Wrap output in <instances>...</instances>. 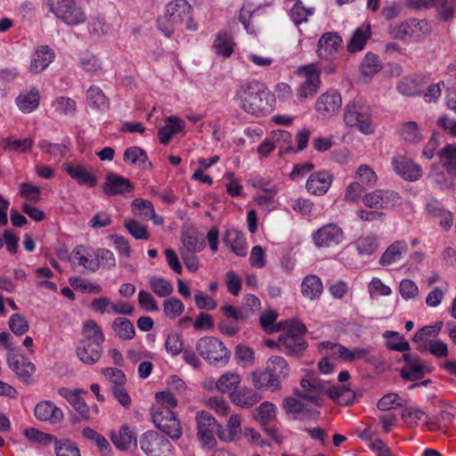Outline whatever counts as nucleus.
I'll list each match as a JSON object with an SVG mask.
<instances>
[{"label": "nucleus", "mask_w": 456, "mask_h": 456, "mask_svg": "<svg viewBox=\"0 0 456 456\" xmlns=\"http://www.w3.org/2000/svg\"><path fill=\"white\" fill-rule=\"evenodd\" d=\"M300 389L296 388L295 394L299 398L305 399L316 406L322 403V395L327 393L329 396L340 405H348L355 397L354 391L346 385L327 387V384L313 375L302 379L300 381Z\"/></svg>", "instance_id": "obj_1"}, {"label": "nucleus", "mask_w": 456, "mask_h": 456, "mask_svg": "<svg viewBox=\"0 0 456 456\" xmlns=\"http://www.w3.org/2000/svg\"><path fill=\"white\" fill-rule=\"evenodd\" d=\"M236 98L240 102V107L251 115H265L272 108L269 102L270 94L258 81L242 84L236 93Z\"/></svg>", "instance_id": "obj_2"}, {"label": "nucleus", "mask_w": 456, "mask_h": 456, "mask_svg": "<svg viewBox=\"0 0 456 456\" xmlns=\"http://www.w3.org/2000/svg\"><path fill=\"white\" fill-rule=\"evenodd\" d=\"M191 12L192 7L186 0H174L167 4L166 13L158 19V28L170 37L175 29L183 23L188 12Z\"/></svg>", "instance_id": "obj_3"}, {"label": "nucleus", "mask_w": 456, "mask_h": 456, "mask_svg": "<svg viewBox=\"0 0 456 456\" xmlns=\"http://www.w3.org/2000/svg\"><path fill=\"white\" fill-rule=\"evenodd\" d=\"M47 6L57 19L68 26H78L87 19L85 9L75 0H47Z\"/></svg>", "instance_id": "obj_4"}, {"label": "nucleus", "mask_w": 456, "mask_h": 456, "mask_svg": "<svg viewBox=\"0 0 456 456\" xmlns=\"http://www.w3.org/2000/svg\"><path fill=\"white\" fill-rule=\"evenodd\" d=\"M344 121L346 126H356L363 134L373 132L370 108L360 100H354L346 105Z\"/></svg>", "instance_id": "obj_5"}, {"label": "nucleus", "mask_w": 456, "mask_h": 456, "mask_svg": "<svg viewBox=\"0 0 456 456\" xmlns=\"http://www.w3.org/2000/svg\"><path fill=\"white\" fill-rule=\"evenodd\" d=\"M199 354L210 364L218 362L226 363L230 358V352L223 342L215 337H203L196 344Z\"/></svg>", "instance_id": "obj_6"}, {"label": "nucleus", "mask_w": 456, "mask_h": 456, "mask_svg": "<svg viewBox=\"0 0 456 456\" xmlns=\"http://www.w3.org/2000/svg\"><path fill=\"white\" fill-rule=\"evenodd\" d=\"M151 419L157 428L173 440H178L183 434L182 425L176 414L166 408H151Z\"/></svg>", "instance_id": "obj_7"}, {"label": "nucleus", "mask_w": 456, "mask_h": 456, "mask_svg": "<svg viewBox=\"0 0 456 456\" xmlns=\"http://www.w3.org/2000/svg\"><path fill=\"white\" fill-rule=\"evenodd\" d=\"M197 436L204 447L213 448L216 444L215 435L219 437L221 425L208 412L199 411L196 414Z\"/></svg>", "instance_id": "obj_8"}, {"label": "nucleus", "mask_w": 456, "mask_h": 456, "mask_svg": "<svg viewBox=\"0 0 456 456\" xmlns=\"http://www.w3.org/2000/svg\"><path fill=\"white\" fill-rule=\"evenodd\" d=\"M141 449L147 456H171L173 445L157 431H147L140 438Z\"/></svg>", "instance_id": "obj_9"}, {"label": "nucleus", "mask_w": 456, "mask_h": 456, "mask_svg": "<svg viewBox=\"0 0 456 456\" xmlns=\"http://www.w3.org/2000/svg\"><path fill=\"white\" fill-rule=\"evenodd\" d=\"M298 74L305 77V81L297 88V97L300 101L314 96L320 86V71L313 64L301 67Z\"/></svg>", "instance_id": "obj_10"}, {"label": "nucleus", "mask_w": 456, "mask_h": 456, "mask_svg": "<svg viewBox=\"0 0 456 456\" xmlns=\"http://www.w3.org/2000/svg\"><path fill=\"white\" fill-rule=\"evenodd\" d=\"M343 231L334 224L323 225L313 234V240L319 248L335 247L343 240Z\"/></svg>", "instance_id": "obj_11"}, {"label": "nucleus", "mask_w": 456, "mask_h": 456, "mask_svg": "<svg viewBox=\"0 0 456 456\" xmlns=\"http://www.w3.org/2000/svg\"><path fill=\"white\" fill-rule=\"evenodd\" d=\"M342 106V98L338 92L331 89L322 94L315 104L316 111L323 118L337 113Z\"/></svg>", "instance_id": "obj_12"}, {"label": "nucleus", "mask_w": 456, "mask_h": 456, "mask_svg": "<svg viewBox=\"0 0 456 456\" xmlns=\"http://www.w3.org/2000/svg\"><path fill=\"white\" fill-rule=\"evenodd\" d=\"M278 346L288 355H302L307 347V342L303 336L293 333V330L287 331L278 338Z\"/></svg>", "instance_id": "obj_13"}, {"label": "nucleus", "mask_w": 456, "mask_h": 456, "mask_svg": "<svg viewBox=\"0 0 456 456\" xmlns=\"http://www.w3.org/2000/svg\"><path fill=\"white\" fill-rule=\"evenodd\" d=\"M342 44V37L336 32L324 33L318 41L317 55L322 59H330Z\"/></svg>", "instance_id": "obj_14"}, {"label": "nucleus", "mask_w": 456, "mask_h": 456, "mask_svg": "<svg viewBox=\"0 0 456 456\" xmlns=\"http://www.w3.org/2000/svg\"><path fill=\"white\" fill-rule=\"evenodd\" d=\"M102 190L107 196H114L133 191L134 185L130 180L114 173H110L106 176Z\"/></svg>", "instance_id": "obj_15"}, {"label": "nucleus", "mask_w": 456, "mask_h": 456, "mask_svg": "<svg viewBox=\"0 0 456 456\" xmlns=\"http://www.w3.org/2000/svg\"><path fill=\"white\" fill-rule=\"evenodd\" d=\"M102 354V346L87 341L86 339L79 340L76 354L77 358L85 364L92 365L96 363Z\"/></svg>", "instance_id": "obj_16"}, {"label": "nucleus", "mask_w": 456, "mask_h": 456, "mask_svg": "<svg viewBox=\"0 0 456 456\" xmlns=\"http://www.w3.org/2000/svg\"><path fill=\"white\" fill-rule=\"evenodd\" d=\"M34 413L37 419L48 421L51 424L60 423L64 417L62 411L51 401H44L37 403Z\"/></svg>", "instance_id": "obj_17"}, {"label": "nucleus", "mask_w": 456, "mask_h": 456, "mask_svg": "<svg viewBox=\"0 0 456 456\" xmlns=\"http://www.w3.org/2000/svg\"><path fill=\"white\" fill-rule=\"evenodd\" d=\"M54 58V52L48 45L38 46L31 60L29 71L32 74L42 72L53 61Z\"/></svg>", "instance_id": "obj_18"}, {"label": "nucleus", "mask_w": 456, "mask_h": 456, "mask_svg": "<svg viewBox=\"0 0 456 456\" xmlns=\"http://www.w3.org/2000/svg\"><path fill=\"white\" fill-rule=\"evenodd\" d=\"M81 389H69L68 387H61L58 393L61 396L65 398L74 409L80 414L81 418L85 420L90 419V410L86 402L80 398Z\"/></svg>", "instance_id": "obj_19"}, {"label": "nucleus", "mask_w": 456, "mask_h": 456, "mask_svg": "<svg viewBox=\"0 0 456 456\" xmlns=\"http://www.w3.org/2000/svg\"><path fill=\"white\" fill-rule=\"evenodd\" d=\"M332 176L325 171L312 174L306 181L307 191L314 195H323L329 190Z\"/></svg>", "instance_id": "obj_20"}, {"label": "nucleus", "mask_w": 456, "mask_h": 456, "mask_svg": "<svg viewBox=\"0 0 456 456\" xmlns=\"http://www.w3.org/2000/svg\"><path fill=\"white\" fill-rule=\"evenodd\" d=\"M265 368L273 378V382L275 381L278 385H281V381L286 379L289 373V367L287 361L278 355L270 357L266 362Z\"/></svg>", "instance_id": "obj_21"}, {"label": "nucleus", "mask_w": 456, "mask_h": 456, "mask_svg": "<svg viewBox=\"0 0 456 456\" xmlns=\"http://www.w3.org/2000/svg\"><path fill=\"white\" fill-rule=\"evenodd\" d=\"M231 399L236 405L248 409L262 399V395L248 387H240L231 394Z\"/></svg>", "instance_id": "obj_22"}, {"label": "nucleus", "mask_w": 456, "mask_h": 456, "mask_svg": "<svg viewBox=\"0 0 456 456\" xmlns=\"http://www.w3.org/2000/svg\"><path fill=\"white\" fill-rule=\"evenodd\" d=\"M428 24L424 20L410 19L401 24V35L417 40L428 33Z\"/></svg>", "instance_id": "obj_23"}, {"label": "nucleus", "mask_w": 456, "mask_h": 456, "mask_svg": "<svg viewBox=\"0 0 456 456\" xmlns=\"http://www.w3.org/2000/svg\"><path fill=\"white\" fill-rule=\"evenodd\" d=\"M224 242L239 256L247 255V246L244 234L235 229H229L224 236Z\"/></svg>", "instance_id": "obj_24"}, {"label": "nucleus", "mask_w": 456, "mask_h": 456, "mask_svg": "<svg viewBox=\"0 0 456 456\" xmlns=\"http://www.w3.org/2000/svg\"><path fill=\"white\" fill-rule=\"evenodd\" d=\"M63 167L67 174L78 183L86 184L90 187L96 185L97 179L95 175L91 174L85 167L75 166L71 163H64Z\"/></svg>", "instance_id": "obj_25"}, {"label": "nucleus", "mask_w": 456, "mask_h": 456, "mask_svg": "<svg viewBox=\"0 0 456 456\" xmlns=\"http://www.w3.org/2000/svg\"><path fill=\"white\" fill-rule=\"evenodd\" d=\"M406 362L405 367L401 369V378L409 381L421 379L425 374L424 365L419 358H411L410 354H403Z\"/></svg>", "instance_id": "obj_26"}, {"label": "nucleus", "mask_w": 456, "mask_h": 456, "mask_svg": "<svg viewBox=\"0 0 456 456\" xmlns=\"http://www.w3.org/2000/svg\"><path fill=\"white\" fill-rule=\"evenodd\" d=\"M110 439L113 444L121 451L129 449L136 444V436L129 427L124 425L120 428L118 433L112 432Z\"/></svg>", "instance_id": "obj_27"}, {"label": "nucleus", "mask_w": 456, "mask_h": 456, "mask_svg": "<svg viewBox=\"0 0 456 456\" xmlns=\"http://www.w3.org/2000/svg\"><path fill=\"white\" fill-rule=\"evenodd\" d=\"M425 86L426 82L421 76H405L401 81V94L406 96H417L421 94Z\"/></svg>", "instance_id": "obj_28"}, {"label": "nucleus", "mask_w": 456, "mask_h": 456, "mask_svg": "<svg viewBox=\"0 0 456 456\" xmlns=\"http://www.w3.org/2000/svg\"><path fill=\"white\" fill-rule=\"evenodd\" d=\"M9 366L15 371L16 375L26 384L31 383V377L36 370L34 363L27 358L22 357L20 360H8Z\"/></svg>", "instance_id": "obj_29"}, {"label": "nucleus", "mask_w": 456, "mask_h": 456, "mask_svg": "<svg viewBox=\"0 0 456 456\" xmlns=\"http://www.w3.org/2000/svg\"><path fill=\"white\" fill-rule=\"evenodd\" d=\"M123 159L129 164L138 165L143 169H151L152 167L145 151L137 146L126 149L124 152Z\"/></svg>", "instance_id": "obj_30"}, {"label": "nucleus", "mask_w": 456, "mask_h": 456, "mask_svg": "<svg viewBox=\"0 0 456 456\" xmlns=\"http://www.w3.org/2000/svg\"><path fill=\"white\" fill-rule=\"evenodd\" d=\"M397 193L390 191L377 190L375 191L365 194L362 201L366 207L370 208L383 207L388 204L390 200H394Z\"/></svg>", "instance_id": "obj_31"}, {"label": "nucleus", "mask_w": 456, "mask_h": 456, "mask_svg": "<svg viewBox=\"0 0 456 456\" xmlns=\"http://www.w3.org/2000/svg\"><path fill=\"white\" fill-rule=\"evenodd\" d=\"M183 249L187 254H193L195 252L202 251L206 243L205 240L198 235V233L194 231H186L182 233L181 237Z\"/></svg>", "instance_id": "obj_32"}, {"label": "nucleus", "mask_w": 456, "mask_h": 456, "mask_svg": "<svg viewBox=\"0 0 456 456\" xmlns=\"http://www.w3.org/2000/svg\"><path fill=\"white\" fill-rule=\"evenodd\" d=\"M240 433V416L238 414H232L228 420L226 429H224L221 426L219 439L224 442H232L238 439Z\"/></svg>", "instance_id": "obj_33"}, {"label": "nucleus", "mask_w": 456, "mask_h": 456, "mask_svg": "<svg viewBox=\"0 0 456 456\" xmlns=\"http://www.w3.org/2000/svg\"><path fill=\"white\" fill-rule=\"evenodd\" d=\"M283 406L288 413H304L310 418H318L320 415V411L308 407V405L294 397L285 398L283 401Z\"/></svg>", "instance_id": "obj_34"}, {"label": "nucleus", "mask_w": 456, "mask_h": 456, "mask_svg": "<svg viewBox=\"0 0 456 456\" xmlns=\"http://www.w3.org/2000/svg\"><path fill=\"white\" fill-rule=\"evenodd\" d=\"M82 339H86L91 343L102 346L104 342V335L101 327L94 320H88L84 322L82 328Z\"/></svg>", "instance_id": "obj_35"}, {"label": "nucleus", "mask_w": 456, "mask_h": 456, "mask_svg": "<svg viewBox=\"0 0 456 456\" xmlns=\"http://www.w3.org/2000/svg\"><path fill=\"white\" fill-rule=\"evenodd\" d=\"M39 100V92L33 87L28 93L20 94L16 99V103L21 111L29 113L38 107Z\"/></svg>", "instance_id": "obj_36"}, {"label": "nucleus", "mask_w": 456, "mask_h": 456, "mask_svg": "<svg viewBox=\"0 0 456 456\" xmlns=\"http://www.w3.org/2000/svg\"><path fill=\"white\" fill-rule=\"evenodd\" d=\"M401 138L407 143L417 144L422 141L423 134L416 122L409 121L401 125Z\"/></svg>", "instance_id": "obj_37"}, {"label": "nucleus", "mask_w": 456, "mask_h": 456, "mask_svg": "<svg viewBox=\"0 0 456 456\" xmlns=\"http://www.w3.org/2000/svg\"><path fill=\"white\" fill-rule=\"evenodd\" d=\"M111 327L116 335L121 339L131 340L135 335L134 324L125 317L116 318Z\"/></svg>", "instance_id": "obj_38"}, {"label": "nucleus", "mask_w": 456, "mask_h": 456, "mask_svg": "<svg viewBox=\"0 0 456 456\" xmlns=\"http://www.w3.org/2000/svg\"><path fill=\"white\" fill-rule=\"evenodd\" d=\"M252 383L256 389L271 388L273 391H277L281 388V385L273 382V378L266 369L263 371H252L250 373Z\"/></svg>", "instance_id": "obj_39"}, {"label": "nucleus", "mask_w": 456, "mask_h": 456, "mask_svg": "<svg viewBox=\"0 0 456 456\" xmlns=\"http://www.w3.org/2000/svg\"><path fill=\"white\" fill-rule=\"evenodd\" d=\"M86 100L88 104L95 109L105 110L109 109V99L103 94L101 88L92 86L86 91Z\"/></svg>", "instance_id": "obj_40"}, {"label": "nucleus", "mask_w": 456, "mask_h": 456, "mask_svg": "<svg viewBox=\"0 0 456 456\" xmlns=\"http://www.w3.org/2000/svg\"><path fill=\"white\" fill-rule=\"evenodd\" d=\"M302 293L305 297L314 299L322 291V283L316 275H308L302 281Z\"/></svg>", "instance_id": "obj_41"}, {"label": "nucleus", "mask_w": 456, "mask_h": 456, "mask_svg": "<svg viewBox=\"0 0 456 456\" xmlns=\"http://www.w3.org/2000/svg\"><path fill=\"white\" fill-rule=\"evenodd\" d=\"M439 158L446 171L456 177V146L447 144L439 152Z\"/></svg>", "instance_id": "obj_42"}, {"label": "nucleus", "mask_w": 456, "mask_h": 456, "mask_svg": "<svg viewBox=\"0 0 456 456\" xmlns=\"http://www.w3.org/2000/svg\"><path fill=\"white\" fill-rule=\"evenodd\" d=\"M370 37V26L368 25L367 28L363 30L362 28H358L355 29L353 37H351L348 45L347 50L350 53H355L363 49L366 45L368 39Z\"/></svg>", "instance_id": "obj_43"}, {"label": "nucleus", "mask_w": 456, "mask_h": 456, "mask_svg": "<svg viewBox=\"0 0 456 456\" xmlns=\"http://www.w3.org/2000/svg\"><path fill=\"white\" fill-rule=\"evenodd\" d=\"M432 7L436 9L438 18L447 21L453 18L456 4L453 0H433Z\"/></svg>", "instance_id": "obj_44"}, {"label": "nucleus", "mask_w": 456, "mask_h": 456, "mask_svg": "<svg viewBox=\"0 0 456 456\" xmlns=\"http://www.w3.org/2000/svg\"><path fill=\"white\" fill-rule=\"evenodd\" d=\"M240 377L235 373H225L216 381V388L221 393L236 391L240 383Z\"/></svg>", "instance_id": "obj_45"}, {"label": "nucleus", "mask_w": 456, "mask_h": 456, "mask_svg": "<svg viewBox=\"0 0 456 456\" xmlns=\"http://www.w3.org/2000/svg\"><path fill=\"white\" fill-rule=\"evenodd\" d=\"M275 407L269 402L262 403L254 411V419L261 425L268 424L275 417Z\"/></svg>", "instance_id": "obj_46"}, {"label": "nucleus", "mask_w": 456, "mask_h": 456, "mask_svg": "<svg viewBox=\"0 0 456 456\" xmlns=\"http://www.w3.org/2000/svg\"><path fill=\"white\" fill-rule=\"evenodd\" d=\"M273 140L274 144H278L281 148L280 155L283 153L294 152L295 148L292 146V136L285 130H277L273 132Z\"/></svg>", "instance_id": "obj_47"}, {"label": "nucleus", "mask_w": 456, "mask_h": 456, "mask_svg": "<svg viewBox=\"0 0 456 456\" xmlns=\"http://www.w3.org/2000/svg\"><path fill=\"white\" fill-rule=\"evenodd\" d=\"M401 176L406 181L415 182L422 176V169L412 160H405L401 162Z\"/></svg>", "instance_id": "obj_48"}, {"label": "nucleus", "mask_w": 456, "mask_h": 456, "mask_svg": "<svg viewBox=\"0 0 456 456\" xmlns=\"http://www.w3.org/2000/svg\"><path fill=\"white\" fill-rule=\"evenodd\" d=\"M355 177L363 187H373L378 181V175L368 165L359 166L355 172Z\"/></svg>", "instance_id": "obj_49"}, {"label": "nucleus", "mask_w": 456, "mask_h": 456, "mask_svg": "<svg viewBox=\"0 0 456 456\" xmlns=\"http://www.w3.org/2000/svg\"><path fill=\"white\" fill-rule=\"evenodd\" d=\"M149 283L152 291L160 297H168L174 289L171 282L164 278L151 277Z\"/></svg>", "instance_id": "obj_50"}, {"label": "nucleus", "mask_w": 456, "mask_h": 456, "mask_svg": "<svg viewBox=\"0 0 456 456\" xmlns=\"http://www.w3.org/2000/svg\"><path fill=\"white\" fill-rule=\"evenodd\" d=\"M419 350H428L431 354L437 358H443L448 355L447 345L440 339L427 341V343L419 346Z\"/></svg>", "instance_id": "obj_51"}, {"label": "nucleus", "mask_w": 456, "mask_h": 456, "mask_svg": "<svg viewBox=\"0 0 456 456\" xmlns=\"http://www.w3.org/2000/svg\"><path fill=\"white\" fill-rule=\"evenodd\" d=\"M380 69L381 66L379 63L378 56L372 53H368L361 64L362 74L365 77H372Z\"/></svg>", "instance_id": "obj_52"}, {"label": "nucleus", "mask_w": 456, "mask_h": 456, "mask_svg": "<svg viewBox=\"0 0 456 456\" xmlns=\"http://www.w3.org/2000/svg\"><path fill=\"white\" fill-rule=\"evenodd\" d=\"M124 226L128 232L136 240H146L150 238V233L146 226L141 224L134 219H128L125 221Z\"/></svg>", "instance_id": "obj_53"}, {"label": "nucleus", "mask_w": 456, "mask_h": 456, "mask_svg": "<svg viewBox=\"0 0 456 456\" xmlns=\"http://www.w3.org/2000/svg\"><path fill=\"white\" fill-rule=\"evenodd\" d=\"M214 46L216 50V53L218 54H222L224 57H229L233 52L232 43L225 32L218 33Z\"/></svg>", "instance_id": "obj_54"}, {"label": "nucleus", "mask_w": 456, "mask_h": 456, "mask_svg": "<svg viewBox=\"0 0 456 456\" xmlns=\"http://www.w3.org/2000/svg\"><path fill=\"white\" fill-rule=\"evenodd\" d=\"M9 329L17 336H22L28 330V322L20 314H13L8 322Z\"/></svg>", "instance_id": "obj_55"}, {"label": "nucleus", "mask_w": 456, "mask_h": 456, "mask_svg": "<svg viewBox=\"0 0 456 456\" xmlns=\"http://www.w3.org/2000/svg\"><path fill=\"white\" fill-rule=\"evenodd\" d=\"M23 434L28 440L44 445H47L52 442L56 443L57 441V438L53 435L43 433L35 428H26Z\"/></svg>", "instance_id": "obj_56"}, {"label": "nucleus", "mask_w": 456, "mask_h": 456, "mask_svg": "<svg viewBox=\"0 0 456 456\" xmlns=\"http://www.w3.org/2000/svg\"><path fill=\"white\" fill-rule=\"evenodd\" d=\"M424 414L425 413L420 409L411 406L403 407L401 404V419H403L405 425L409 427L417 425L418 420H419L424 416Z\"/></svg>", "instance_id": "obj_57"}, {"label": "nucleus", "mask_w": 456, "mask_h": 456, "mask_svg": "<svg viewBox=\"0 0 456 456\" xmlns=\"http://www.w3.org/2000/svg\"><path fill=\"white\" fill-rule=\"evenodd\" d=\"M442 327V322H438L434 325L424 326L415 333V335L412 338V341L418 343L427 339L429 337L435 338L439 334Z\"/></svg>", "instance_id": "obj_58"}, {"label": "nucleus", "mask_w": 456, "mask_h": 456, "mask_svg": "<svg viewBox=\"0 0 456 456\" xmlns=\"http://www.w3.org/2000/svg\"><path fill=\"white\" fill-rule=\"evenodd\" d=\"M87 29L92 37L99 38L108 33L109 27L103 19L96 16L88 21Z\"/></svg>", "instance_id": "obj_59"}, {"label": "nucleus", "mask_w": 456, "mask_h": 456, "mask_svg": "<svg viewBox=\"0 0 456 456\" xmlns=\"http://www.w3.org/2000/svg\"><path fill=\"white\" fill-rule=\"evenodd\" d=\"M163 310L168 318L175 319L183 312L184 305L179 298L171 297L164 302Z\"/></svg>", "instance_id": "obj_60"}, {"label": "nucleus", "mask_w": 456, "mask_h": 456, "mask_svg": "<svg viewBox=\"0 0 456 456\" xmlns=\"http://www.w3.org/2000/svg\"><path fill=\"white\" fill-rule=\"evenodd\" d=\"M54 106L56 111L61 115H72L77 110L76 102L69 97L61 96L56 98L54 101Z\"/></svg>", "instance_id": "obj_61"}, {"label": "nucleus", "mask_w": 456, "mask_h": 456, "mask_svg": "<svg viewBox=\"0 0 456 456\" xmlns=\"http://www.w3.org/2000/svg\"><path fill=\"white\" fill-rule=\"evenodd\" d=\"M165 347L168 354L178 355L183 351L182 336L178 333H170L166 339Z\"/></svg>", "instance_id": "obj_62"}, {"label": "nucleus", "mask_w": 456, "mask_h": 456, "mask_svg": "<svg viewBox=\"0 0 456 456\" xmlns=\"http://www.w3.org/2000/svg\"><path fill=\"white\" fill-rule=\"evenodd\" d=\"M355 246L360 254L370 255L378 248V241L374 236L361 237L356 240Z\"/></svg>", "instance_id": "obj_63"}, {"label": "nucleus", "mask_w": 456, "mask_h": 456, "mask_svg": "<svg viewBox=\"0 0 456 456\" xmlns=\"http://www.w3.org/2000/svg\"><path fill=\"white\" fill-rule=\"evenodd\" d=\"M54 450L57 456H80L79 449L69 440H57Z\"/></svg>", "instance_id": "obj_64"}]
</instances>
